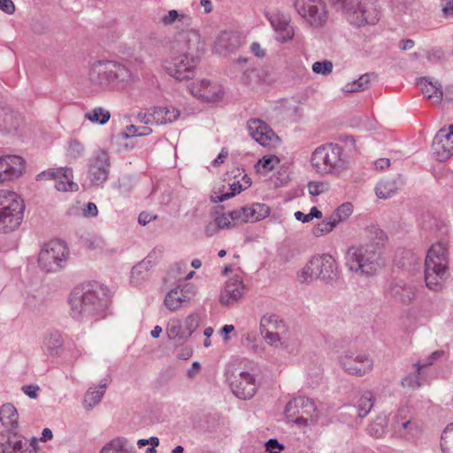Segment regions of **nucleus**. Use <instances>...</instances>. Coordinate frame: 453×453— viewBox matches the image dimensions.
Listing matches in <instances>:
<instances>
[{"label":"nucleus","instance_id":"obj_58","mask_svg":"<svg viewBox=\"0 0 453 453\" xmlns=\"http://www.w3.org/2000/svg\"><path fill=\"white\" fill-rule=\"evenodd\" d=\"M0 10L7 14H12L15 12V5L12 0H0Z\"/></svg>","mask_w":453,"mask_h":453},{"label":"nucleus","instance_id":"obj_42","mask_svg":"<svg viewBox=\"0 0 453 453\" xmlns=\"http://www.w3.org/2000/svg\"><path fill=\"white\" fill-rule=\"evenodd\" d=\"M397 187L393 180H381L375 188V193L379 198L387 199L396 192Z\"/></svg>","mask_w":453,"mask_h":453},{"label":"nucleus","instance_id":"obj_17","mask_svg":"<svg viewBox=\"0 0 453 453\" xmlns=\"http://www.w3.org/2000/svg\"><path fill=\"white\" fill-rule=\"evenodd\" d=\"M247 290L242 275L235 273L226 280L220 293L219 302L222 305H233L244 297Z\"/></svg>","mask_w":453,"mask_h":453},{"label":"nucleus","instance_id":"obj_39","mask_svg":"<svg viewBox=\"0 0 453 453\" xmlns=\"http://www.w3.org/2000/svg\"><path fill=\"white\" fill-rule=\"evenodd\" d=\"M20 123V118L12 111H4L0 114V128L6 132L17 130Z\"/></svg>","mask_w":453,"mask_h":453},{"label":"nucleus","instance_id":"obj_34","mask_svg":"<svg viewBox=\"0 0 453 453\" xmlns=\"http://www.w3.org/2000/svg\"><path fill=\"white\" fill-rule=\"evenodd\" d=\"M21 440L17 434L0 433V453H12V450L19 446Z\"/></svg>","mask_w":453,"mask_h":453},{"label":"nucleus","instance_id":"obj_10","mask_svg":"<svg viewBox=\"0 0 453 453\" xmlns=\"http://www.w3.org/2000/svg\"><path fill=\"white\" fill-rule=\"evenodd\" d=\"M294 7L314 28L324 27L328 20V10L324 0H294Z\"/></svg>","mask_w":453,"mask_h":453},{"label":"nucleus","instance_id":"obj_53","mask_svg":"<svg viewBox=\"0 0 453 453\" xmlns=\"http://www.w3.org/2000/svg\"><path fill=\"white\" fill-rule=\"evenodd\" d=\"M329 185L324 181H311L308 183V191L311 196H319L327 192Z\"/></svg>","mask_w":453,"mask_h":453},{"label":"nucleus","instance_id":"obj_12","mask_svg":"<svg viewBox=\"0 0 453 453\" xmlns=\"http://www.w3.org/2000/svg\"><path fill=\"white\" fill-rule=\"evenodd\" d=\"M97 296L90 290L85 291L83 288H75L69 298L71 315L74 319H80L83 315L93 314L96 311Z\"/></svg>","mask_w":453,"mask_h":453},{"label":"nucleus","instance_id":"obj_23","mask_svg":"<svg viewBox=\"0 0 453 453\" xmlns=\"http://www.w3.org/2000/svg\"><path fill=\"white\" fill-rule=\"evenodd\" d=\"M241 223L256 222L269 216L270 208L265 203H254L238 210Z\"/></svg>","mask_w":453,"mask_h":453},{"label":"nucleus","instance_id":"obj_59","mask_svg":"<svg viewBox=\"0 0 453 453\" xmlns=\"http://www.w3.org/2000/svg\"><path fill=\"white\" fill-rule=\"evenodd\" d=\"M250 50L258 58H263L266 54L265 50L257 42L251 43Z\"/></svg>","mask_w":453,"mask_h":453},{"label":"nucleus","instance_id":"obj_38","mask_svg":"<svg viewBox=\"0 0 453 453\" xmlns=\"http://www.w3.org/2000/svg\"><path fill=\"white\" fill-rule=\"evenodd\" d=\"M238 210L217 214L214 219L220 229L230 228L241 223Z\"/></svg>","mask_w":453,"mask_h":453},{"label":"nucleus","instance_id":"obj_55","mask_svg":"<svg viewBox=\"0 0 453 453\" xmlns=\"http://www.w3.org/2000/svg\"><path fill=\"white\" fill-rule=\"evenodd\" d=\"M37 441L34 439L30 443L19 441V446H17L12 453H36Z\"/></svg>","mask_w":453,"mask_h":453},{"label":"nucleus","instance_id":"obj_19","mask_svg":"<svg viewBox=\"0 0 453 453\" xmlns=\"http://www.w3.org/2000/svg\"><path fill=\"white\" fill-rule=\"evenodd\" d=\"M233 393L240 399H250L257 391V380L253 374L242 372L231 380Z\"/></svg>","mask_w":453,"mask_h":453},{"label":"nucleus","instance_id":"obj_21","mask_svg":"<svg viewBox=\"0 0 453 453\" xmlns=\"http://www.w3.org/2000/svg\"><path fill=\"white\" fill-rule=\"evenodd\" d=\"M199 325V317L196 314L188 316L184 320H177L172 326V338L186 341Z\"/></svg>","mask_w":453,"mask_h":453},{"label":"nucleus","instance_id":"obj_28","mask_svg":"<svg viewBox=\"0 0 453 453\" xmlns=\"http://www.w3.org/2000/svg\"><path fill=\"white\" fill-rule=\"evenodd\" d=\"M169 111L167 107H153L139 114L141 121L145 125H164L167 122Z\"/></svg>","mask_w":453,"mask_h":453},{"label":"nucleus","instance_id":"obj_3","mask_svg":"<svg viewBox=\"0 0 453 453\" xmlns=\"http://www.w3.org/2000/svg\"><path fill=\"white\" fill-rule=\"evenodd\" d=\"M175 42L177 43H185L187 49L191 52L183 53L174 58L172 66V77L177 81L192 79L199 64V58L194 55L193 51L199 50L201 37L196 31L186 29L176 35Z\"/></svg>","mask_w":453,"mask_h":453},{"label":"nucleus","instance_id":"obj_51","mask_svg":"<svg viewBox=\"0 0 453 453\" xmlns=\"http://www.w3.org/2000/svg\"><path fill=\"white\" fill-rule=\"evenodd\" d=\"M334 65L330 60L317 61L312 64L311 70L316 74L327 76L332 73Z\"/></svg>","mask_w":453,"mask_h":453},{"label":"nucleus","instance_id":"obj_43","mask_svg":"<svg viewBox=\"0 0 453 453\" xmlns=\"http://www.w3.org/2000/svg\"><path fill=\"white\" fill-rule=\"evenodd\" d=\"M353 213V205L350 203H344L338 206L334 211L330 215L332 219L336 225L347 220Z\"/></svg>","mask_w":453,"mask_h":453},{"label":"nucleus","instance_id":"obj_8","mask_svg":"<svg viewBox=\"0 0 453 453\" xmlns=\"http://www.w3.org/2000/svg\"><path fill=\"white\" fill-rule=\"evenodd\" d=\"M345 17L355 27L374 26L380 19V10L373 0H360L346 9Z\"/></svg>","mask_w":453,"mask_h":453},{"label":"nucleus","instance_id":"obj_32","mask_svg":"<svg viewBox=\"0 0 453 453\" xmlns=\"http://www.w3.org/2000/svg\"><path fill=\"white\" fill-rule=\"evenodd\" d=\"M107 384H100L98 387L90 388L86 392L83 399V405L87 409H92L97 405L104 396L106 390Z\"/></svg>","mask_w":453,"mask_h":453},{"label":"nucleus","instance_id":"obj_13","mask_svg":"<svg viewBox=\"0 0 453 453\" xmlns=\"http://www.w3.org/2000/svg\"><path fill=\"white\" fill-rule=\"evenodd\" d=\"M26 160L21 156L0 155V186L21 178L26 172Z\"/></svg>","mask_w":453,"mask_h":453},{"label":"nucleus","instance_id":"obj_31","mask_svg":"<svg viewBox=\"0 0 453 453\" xmlns=\"http://www.w3.org/2000/svg\"><path fill=\"white\" fill-rule=\"evenodd\" d=\"M239 45V40L236 35L230 33H222L215 42V51L219 54L234 50Z\"/></svg>","mask_w":453,"mask_h":453},{"label":"nucleus","instance_id":"obj_54","mask_svg":"<svg viewBox=\"0 0 453 453\" xmlns=\"http://www.w3.org/2000/svg\"><path fill=\"white\" fill-rule=\"evenodd\" d=\"M434 138L435 144H441L442 142H452L453 144V125H450L448 129H440Z\"/></svg>","mask_w":453,"mask_h":453},{"label":"nucleus","instance_id":"obj_7","mask_svg":"<svg viewBox=\"0 0 453 453\" xmlns=\"http://www.w3.org/2000/svg\"><path fill=\"white\" fill-rule=\"evenodd\" d=\"M24 211V201L17 193L0 190V233L18 228L23 220Z\"/></svg>","mask_w":453,"mask_h":453},{"label":"nucleus","instance_id":"obj_63","mask_svg":"<svg viewBox=\"0 0 453 453\" xmlns=\"http://www.w3.org/2000/svg\"><path fill=\"white\" fill-rule=\"evenodd\" d=\"M219 230H220V227L218 226V223L216 219H214L212 221H211L205 227V234L208 236H211L214 234H216Z\"/></svg>","mask_w":453,"mask_h":453},{"label":"nucleus","instance_id":"obj_27","mask_svg":"<svg viewBox=\"0 0 453 453\" xmlns=\"http://www.w3.org/2000/svg\"><path fill=\"white\" fill-rule=\"evenodd\" d=\"M418 86L421 93L433 104H439L441 102L443 93L440 84L432 82L424 77L418 81Z\"/></svg>","mask_w":453,"mask_h":453},{"label":"nucleus","instance_id":"obj_18","mask_svg":"<svg viewBox=\"0 0 453 453\" xmlns=\"http://www.w3.org/2000/svg\"><path fill=\"white\" fill-rule=\"evenodd\" d=\"M196 293L197 287L191 282H172V311L187 307Z\"/></svg>","mask_w":453,"mask_h":453},{"label":"nucleus","instance_id":"obj_1","mask_svg":"<svg viewBox=\"0 0 453 453\" xmlns=\"http://www.w3.org/2000/svg\"><path fill=\"white\" fill-rule=\"evenodd\" d=\"M134 81L135 75L133 72L117 61H96L90 65L88 72V84L96 92L125 90Z\"/></svg>","mask_w":453,"mask_h":453},{"label":"nucleus","instance_id":"obj_60","mask_svg":"<svg viewBox=\"0 0 453 453\" xmlns=\"http://www.w3.org/2000/svg\"><path fill=\"white\" fill-rule=\"evenodd\" d=\"M39 387L35 385H27L22 387V391L30 398H36Z\"/></svg>","mask_w":453,"mask_h":453},{"label":"nucleus","instance_id":"obj_9","mask_svg":"<svg viewBox=\"0 0 453 453\" xmlns=\"http://www.w3.org/2000/svg\"><path fill=\"white\" fill-rule=\"evenodd\" d=\"M69 255L66 244L59 240L45 243L38 256V265L46 273H55L65 264Z\"/></svg>","mask_w":453,"mask_h":453},{"label":"nucleus","instance_id":"obj_62","mask_svg":"<svg viewBox=\"0 0 453 453\" xmlns=\"http://www.w3.org/2000/svg\"><path fill=\"white\" fill-rule=\"evenodd\" d=\"M83 214L87 217H95L98 214V210L94 203H88L83 210Z\"/></svg>","mask_w":453,"mask_h":453},{"label":"nucleus","instance_id":"obj_50","mask_svg":"<svg viewBox=\"0 0 453 453\" xmlns=\"http://www.w3.org/2000/svg\"><path fill=\"white\" fill-rule=\"evenodd\" d=\"M370 81L369 74L361 75L357 81H354L351 83H348L345 85L344 90L346 92H357L359 90H363L367 87V84Z\"/></svg>","mask_w":453,"mask_h":453},{"label":"nucleus","instance_id":"obj_20","mask_svg":"<svg viewBox=\"0 0 453 453\" xmlns=\"http://www.w3.org/2000/svg\"><path fill=\"white\" fill-rule=\"evenodd\" d=\"M270 23L276 33V39L280 42H287L293 39L295 31L290 25V19L280 13H273L269 18Z\"/></svg>","mask_w":453,"mask_h":453},{"label":"nucleus","instance_id":"obj_36","mask_svg":"<svg viewBox=\"0 0 453 453\" xmlns=\"http://www.w3.org/2000/svg\"><path fill=\"white\" fill-rule=\"evenodd\" d=\"M280 163V159L275 155H265L255 165L257 173L267 174L274 170Z\"/></svg>","mask_w":453,"mask_h":453},{"label":"nucleus","instance_id":"obj_5","mask_svg":"<svg viewBox=\"0 0 453 453\" xmlns=\"http://www.w3.org/2000/svg\"><path fill=\"white\" fill-rule=\"evenodd\" d=\"M449 264L447 247L441 242L433 244L425 260V280L429 289L439 291L442 288L449 276Z\"/></svg>","mask_w":453,"mask_h":453},{"label":"nucleus","instance_id":"obj_52","mask_svg":"<svg viewBox=\"0 0 453 453\" xmlns=\"http://www.w3.org/2000/svg\"><path fill=\"white\" fill-rule=\"evenodd\" d=\"M152 132L151 128L147 126H134L131 125L126 129V135L127 137L145 136Z\"/></svg>","mask_w":453,"mask_h":453},{"label":"nucleus","instance_id":"obj_2","mask_svg":"<svg viewBox=\"0 0 453 453\" xmlns=\"http://www.w3.org/2000/svg\"><path fill=\"white\" fill-rule=\"evenodd\" d=\"M310 164L312 171L320 176L339 177L349 168L342 149L335 143L318 146L311 154Z\"/></svg>","mask_w":453,"mask_h":453},{"label":"nucleus","instance_id":"obj_64","mask_svg":"<svg viewBox=\"0 0 453 453\" xmlns=\"http://www.w3.org/2000/svg\"><path fill=\"white\" fill-rule=\"evenodd\" d=\"M157 217L155 215H152L149 212L142 211L140 213L138 221L141 225H147L149 222H150L152 219H156Z\"/></svg>","mask_w":453,"mask_h":453},{"label":"nucleus","instance_id":"obj_33","mask_svg":"<svg viewBox=\"0 0 453 453\" xmlns=\"http://www.w3.org/2000/svg\"><path fill=\"white\" fill-rule=\"evenodd\" d=\"M19 415L16 408L11 403L4 404L0 409V421L3 426L14 428L18 425Z\"/></svg>","mask_w":453,"mask_h":453},{"label":"nucleus","instance_id":"obj_45","mask_svg":"<svg viewBox=\"0 0 453 453\" xmlns=\"http://www.w3.org/2000/svg\"><path fill=\"white\" fill-rule=\"evenodd\" d=\"M440 445L442 453H453V423L442 431Z\"/></svg>","mask_w":453,"mask_h":453},{"label":"nucleus","instance_id":"obj_57","mask_svg":"<svg viewBox=\"0 0 453 453\" xmlns=\"http://www.w3.org/2000/svg\"><path fill=\"white\" fill-rule=\"evenodd\" d=\"M178 21L181 22L186 27H189L191 25V18L188 15L180 14L176 11L172 10V24Z\"/></svg>","mask_w":453,"mask_h":453},{"label":"nucleus","instance_id":"obj_4","mask_svg":"<svg viewBox=\"0 0 453 453\" xmlns=\"http://www.w3.org/2000/svg\"><path fill=\"white\" fill-rule=\"evenodd\" d=\"M345 259L349 271L365 276L378 273L385 265L380 248L372 243L349 248Z\"/></svg>","mask_w":453,"mask_h":453},{"label":"nucleus","instance_id":"obj_48","mask_svg":"<svg viewBox=\"0 0 453 453\" xmlns=\"http://www.w3.org/2000/svg\"><path fill=\"white\" fill-rule=\"evenodd\" d=\"M261 334L265 339V342L274 348H281L284 345L282 342V335L280 332H270L268 329H264L261 331Z\"/></svg>","mask_w":453,"mask_h":453},{"label":"nucleus","instance_id":"obj_44","mask_svg":"<svg viewBox=\"0 0 453 453\" xmlns=\"http://www.w3.org/2000/svg\"><path fill=\"white\" fill-rule=\"evenodd\" d=\"M336 226L335 222L329 217L327 219L316 224L311 229V234L315 237H322L332 233Z\"/></svg>","mask_w":453,"mask_h":453},{"label":"nucleus","instance_id":"obj_11","mask_svg":"<svg viewBox=\"0 0 453 453\" xmlns=\"http://www.w3.org/2000/svg\"><path fill=\"white\" fill-rule=\"evenodd\" d=\"M340 367L349 375L363 377L373 367L372 358L365 353L345 351L338 357Z\"/></svg>","mask_w":453,"mask_h":453},{"label":"nucleus","instance_id":"obj_35","mask_svg":"<svg viewBox=\"0 0 453 453\" xmlns=\"http://www.w3.org/2000/svg\"><path fill=\"white\" fill-rule=\"evenodd\" d=\"M268 329L270 332L285 334L287 327L285 323L274 315L264 316L260 321V331Z\"/></svg>","mask_w":453,"mask_h":453},{"label":"nucleus","instance_id":"obj_47","mask_svg":"<svg viewBox=\"0 0 453 453\" xmlns=\"http://www.w3.org/2000/svg\"><path fill=\"white\" fill-rule=\"evenodd\" d=\"M433 149L437 155V158L441 161L446 160L449 157L453 150L452 142H442L441 144H435V138L433 142Z\"/></svg>","mask_w":453,"mask_h":453},{"label":"nucleus","instance_id":"obj_37","mask_svg":"<svg viewBox=\"0 0 453 453\" xmlns=\"http://www.w3.org/2000/svg\"><path fill=\"white\" fill-rule=\"evenodd\" d=\"M374 395L372 391H365L362 393L357 403V414L360 418L368 415L374 405Z\"/></svg>","mask_w":453,"mask_h":453},{"label":"nucleus","instance_id":"obj_40","mask_svg":"<svg viewBox=\"0 0 453 453\" xmlns=\"http://www.w3.org/2000/svg\"><path fill=\"white\" fill-rule=\"evenodd\" d=\"M188 264L185 262H176L172 267V279L174 282L188 281L196 274L195 271L188 270Z\"/></svg>","mask_w":453,"mask_h":453},{"label":"nucleus","instance_id":"obj_26","mask_svg":"<svg viewBox=\"0 0 453 453\" xmlns=\"http://www.w3.org/2000/svg\"><path fill=\"white\" fill-rule=\"evenodd\" d=\"M314 403L305 396H297L289 401L286 407L285 411L289 415H303L312 416L315 412Z\"/></svg>","mask_w":453,"mask_h":453},{"label":"nucleus","instance_id":"obj_25","mask_svg":"<svg viewBox=\"0 0 453 453\" xmlns=\"http://www.w3.org/2000/svg\"><path fill=\"white\" fill-rule=\"evenodd\" d=\"M441 353L439 351H434L432 355L427 358L426 363L421 364L420 362H417L414 366L416 368L413 373L409 374L402 380V385L403 388L415 390L421 387L420 382V371L422 368L431 365L434 363V360L441 357Z\"/></svg>","mask_w":453,"mask_h":453},{"label":"nucleus","instance_id":"obj_16","mask_svg":"<svg viewBox=\"0 0 453 453\" xmlns=\"http://www.w3.org/2000/svg\"><path fill=\"white\" fill-rule=\"evenodd\" d=\"M38 180H55V187L58 191H77L78 184L73 181V170L71 168H56L42 172L37 176Z\"/></svg>","mask_w":453,"mask_h":453},{"label":"nucleus","instance_id":"obj_41","mask_svg":"<svg viewBox=\"0 0 453 453\" xmlns=\"http://www.w3.org/2000/svg\"><path fill=\"white\" fill-rule=\"evenodd\" d=\"M110 118V111L102 107H96L85 113V119H87L92 123L99 125L106 124L109 121Z\"/></svg>","mask_w":453,"mask_h":453},{"label":"nucleus","instance_id":"obj_24","mask_svg":"<svg viewBox=\"0 0 453 453\" xmlns=\"http://www.w3.org/2000/svg\"><path fill=\"white\" fill-rule=\"evenodd\" d=\"M395 432L402 437L413 435L418 430V425L411 416L407 415L403 409L400 410L395 417Z\"/></svg>","mask_w":453,"mask_h":453},{"label":"nucleus","instance_id":"obj_14","mask_svg":"<svg viewBox=\"0 0 453 453\" xmlns=\"http://www.w3.org/2000/svg\"><path fill=\"white\" fill-rule=\"evenodd\" d=\"M188 89L194 96L207 103L220 102L225 96V90L220 84L204 79L192 83Z\"/></svg>","mask_w":453,"mask_h":453},{"label":"nucleus","instance_id":"obj_22","mask_svg":"<svg viewBox=\"0 0 453 453\" xmlns=\"http://www.w3.org/2000/svg\"><path fill=\"white\" fill-rule=\"evenodd\" d=\"M108 167V155L105 152H100L89 169L90 180L95 185H100L106 180Z\"/></svg>","mask_w":453,"mask_h":453},{"label":"nucleus","instance_id":"obj_30","mask_svg":"<svg viewBox=\"0 0 453 453\" xmlns=\"http://www.w3.org/2000/svg\"><path fill=\"white\" fill-rule=\"evenodd\" d=\"M242 183H240V181H234V183L230 184V192H226L221 195H218L215 192L211 196L212 201L214 203L226 201L241 193L242 190L247 189L251 184L250 179L247 175L242 176Z\"/></svg>","mask_w":453,"mask_h":453},{"label":"nucleus","instance_id":"obj_29","mask_svg":"<svg viewBox=\"0 0 453 453\" xmlns=\"http://www.w3.org/2000/svg\"><path fill=\"white\" fill-rule=\"evenodd\" d=\"M99 453H135L132 443L124 437H116L106 442Z\"/></svg>","mask_w":453,"mask_h":453},{"label":"nucleus","instance_id":"obj_6","mask_svg":"<svg viewBox=\"0 0 453 453\" xmlns=\"http://www.w3.org/2000/svg\"><path fill=\"white\" fill-rule=\"evenodd\" d=\"M337 275L338 265L335 258L328 253H322L311 256L298 272L297 278L303 283H310L317 280L329 282L335 280Z\"/></svg>","mask_w":453,"mask_h":453},{"label":"nucleus","instance_id":"obj_61","mask_svg":"<svg viewBox=\"0 0 453 453\" xmlns=\"http://www.w3.org/2000/svg\"><path fill=\"white\" fill-rule=\"evenodd\" d=\"M333 5L338 7L339 9L346 13V9H348L352 4V0H328Z\"/></svg>","mask_w":453,"mask_h":453},{"label":"nucleus","instance_id":"obj_46","mask_svg":"<svg viewBox=\"0 0 453 453\" xmlns=\"http://www.w3.org/2000/svg\"><path fill=\"white\" fill-rule=\"evenodd\" d=\"M387 420L385 417H377L367 427L368 433L374 437H381L386 431Z\"/></svg>","mask_w":453,"mask_h":453},{"label":"nucleus","instance_id":"obj_49","mask_svg":"<svg viewBox=\"0 0 453 453\" xmlns=\"http://www.w3.org/2000/svg\"><path fill=\"white\" fill-rule=\"evenodd\" d=\"M44 345L50 353H57L62 346V337L58 333L50 334L44 340Z\"/></svg>","mask_w":453,"mask_h":453},{"label":"nucleus","instance_id":"obj_15","mask_svg":"<svg viewBox=\"0 0 453 453\" xmlns=\"http://www.w3.org/2000/svg\"><path fill=\"white\" fill-rule=\"evenodd\" d=\"M250 135L264 147H275L280 143V138L273 130L260 119H250L247 123Z\"/></svg>","mask_w":453,"mask_h":453},{"label":"nucleus","instance_id":"obj_56","mask_svg":"<svg viewBox=\"0 0 453 453\" xmlns=\"http://www.w3.org/2000/svg\"><path fill=\"white\" fill-rule=\"evenodd\" d=\"M84 152L83 145L78 141H73L69 144L68 154L70 157L75 158L80 157Z\"/></svg>","mask_w":453,"mask_h":453}]
</instances>
